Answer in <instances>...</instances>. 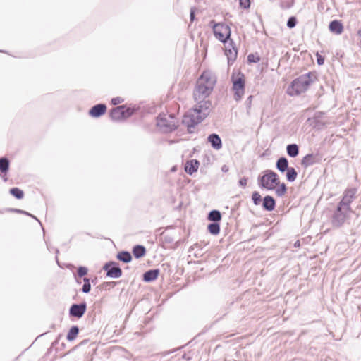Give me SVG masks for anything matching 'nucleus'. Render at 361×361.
Here are the masks:
<instances>
[{"mask_svg": "<svg viewBox=\"0 0 361 361\" xmlns=\"http://www.w3.org/2000/svg\"><path fill=\"white\" fill-rule=\"evenodd\" d=\"M317 79V74L314 72L302 74L290 82L286 92L291 97L300 95L306 92Z\"/></svg>", "mask_w": 361, "mask_h": 361, "instance_id": "1", "label": "nucleus"}, {"mask_svg": "<svg viewBox=\"0 0 361 361\" xmlns=\"http://www.w3.org/2000/svg\"><path fill=\"white\" fill-rule=\"evenodd\" d=\"M257 182L261 188L273 190L279 184V176L274 171L267 169L264 171L262 176H258Z\"/></svg>", "mask_w": 361, "mask_h": 361, "instance_id": "2", "label": "nucleus"}, {"mask_svg": "<svg viewBox=\"0 0 361 361\" xmlns=\"http://www.w3.org/2000/svg\"><path fill=\"white\" fill-rule=\"evenodd\" d=\"M209 25L212 28L214 36L221 42L226 44L231 39V30L229 25L224 23H216L212 20Z\"/></svg>", "mask_w": 361, "mask_h": 361, "instance_id": "3", "label": "nucleus"}, {"mask_svg": "<svg viewBox=\"0 0 361 361\" xmlns=\"http://www.w3.org/2000/svg\"><path fill=\"white\" fill-rule=\"evenodd\" d=\"M232 89L234 92V99L235 101H240L245 90V77L241 72L233 73L231 75Z\"/></svg>", "mask_w": 361, "mask_h": 361, "instance_id": "4", "label": "nucleus"}, {"mask_svg": "<svg viewBox=\"0 0 361 361\" xmlns=\"http://www.w3.org/2000/svg\"><path fill=\"white\" fill-rule=\"evenodd\" d=\"M204 118L200 114L195 112L193 109L188 111L183 117L182 123L187 127L189 133H193L192 130L200 123Z\"/></svg>", "mask_w": 361, "mask_h": 361, "instance_id": "5", "label": "nucleus"}, {"mask_svg": "<svg viewBox=\"0 0 361 361\" xmlns=\"http://www.w3.org/2000/svg\"><path fill=\"white\" fill-rule=\"evenodd\" d=\"M216 76L211 71H204L198 78L197 82L213 90L216 83Z\"/></svg>", "mask_w": 361, "mask_h": 361, "instance_id": "6", "label": "nucleus"}, {"mask_svg": "<svg viewBox=\"0 0 361 361\" xmlns=\"http://www.w3.org/2000/svg\"><path fill=\"white\" fill-rule=\"evenodd\" d=\"M216 76L211 71H204L198 78L197 82L213 90L216 83Z\"/></svg>", "mask_w": 361, "mask_h": 361, "instance_id": "7", "label": "nucleus"}, {"mask_svg": "<svg viewBox=\"0 0 361 361\" xmlns=\"http://www.w3.org/2000/svg\"><path fill=\"white\" fill-rule=\"evenodd\" d=\"M173 118L171 116H169V118H166L165 116H161L159 115L157 118V125L166 133L173 132L178 128Z\"/></svg>", "mask_w": 361, "mask_h": 361, "instance_id": "8", "label": "nucleus"}, {"mask_svg": "<svg viewBox=\"0 0 361 361\" xmlns=\"http://www.w3.org/2000/svg\"><path fill=\"white\" fill-rule=\"evenodd\" d=\"M106 274V276L112 279H118L122 276L123 271L118 263L109 261L104 264L102 268Z\"/></svg>", "mask_w": 361, "mask_h": 361, "instance_id": "9", "label": "nucleus"}, {"mask_svg": "<svg viewBox=\"0 0 361 361\" xmlns=\"http://www.w3.org/2000/svg\"><path fill=\"white\" fill-rule=\"evenodd\" d=\"M357 189L355 188H350L345 190L341 200L338 204L345 207V211H350V204L355 199Z\"/></svg>", "mask_w": 361, "mask_h": 361, "instance_id": "10", "label": "nucleus"}, {"mask_svg": "<svg viewBox=\"0 0 361 361\" xmlns=\"http://www.w3.org/2000/svg\"><path fill=\"white\" fill-rule=\"evenodd\" d=\"M348 212L345 211L344 207L337 204L331 219L332 225L336 228L341 227L346 219V213Z\"/></svg>", "mask_w": 361, "mask_h": 361, "instance_id": "11", "label": "nucleus"}, {"mask_svg": "<svg viewBox=\"0 0 361 361\" xmlns=\"http://www.w3.org/2000/svg\"><path fill=\"white\" fill-rule=\"evenodd\" d=\"M195 101L197 104L192 109L195 112L200 114L204 118H206L209 114L212 102L207 99Z\"/></svg>", "mask_w": 361, "mask_h": 361, "instance_id": "12", "label": "nucleus"}, {"mask_svg": "<svg viewBox=\"0 0 361 361\" xmlns=\"http://www.w3.org/2000/svg\"><path fill=\"white\" fill-rule=\"evenodd\" d=\"M87 310V302L83 301L80 303H73L68 310L70 317L76 319L82 318Z\"/></svg>", "mask_w": 361, "mask_h": 361, "instance_id": "13", "label": "nucleus"}, {"mask_svg": "<svg viewBox=\"0 0 361 361\" xmlns=\"http://www.w3.org/2000/svg\"><path fill=\"white\" fill-rule=\"evenodd\" d=\"M225 54L227 56L228 65H232L236 60L238 56V49L233 39L228 41V44L226 46L225 49Z\"/></svg>", "mask_w": 361, "mask_h": 361, "instance_id": "14", "label": "nucleus"}, {"mask_svg": "<svg viewBox=\"0 0 361 361\" xmlns=\"http://www.w3.org/2000/svg\"><path fill=\"white\" fill-rule=\"evenodd\" d=\"M213 90L196 82L193 91L195 100L204 99L209 97Z\"/></svg>", "mask_w": 361, "mask_h": 361, "instance_id": "15", "label": "nucleus"}, {"mask_svg": "<svg viewBox=\"0 0 361 361\" xmlns=\"http://www.w3.org/2000/svg\"><path fill=\"white\" fill-rule=\"evenodd\" d=\"M106 105L103 103H99L92 106L88 114L92 118H99L106 112Z\"/></svg>", "mask_w": 361, "mask_h": 361, "instance_id": "16", "label": "nucleus"}, {"mask_svg": "<svg viewBox=\"0 0 361 361\" xmlns=\"http://www.w3.org/2000/svg\"><path fill=\"white\" fill-rule=\"evenodd\" d=\"M10 169V160L6 157H0V176L4 181H7V175Z\"/></svg>", "mask_w": 361, "mask_h": 361, "instance_id": "17", "label": "nucleus"}, {"mask_svg": "<svg viewBox=\"0 0 361 361\" xmlns=\"http://www.w3.org/2000/svg\"><path fill=\"white\" fill-rule=\"evenodd\" d=\"M262 207L264 211L272 212L276 207V200L271 195H266L262 202Z\"/></svg>", "mask_w": 361, "mask_h": 361, "instance_id": "18", "label": "nucleus"}, {"mask_svg": "<svg viewBox=\"0 0 361 361\" xmlns=\"http://www.w3.org/2000/svg\"><path fill=\"white\" fill-rule=\"evenodd\" d=\"M207 141L212 147L216 150L222 148V140L220 136L216 133H212L207 137Z\"/></svg>", "mask_w": 361, "mask_h": 361, "instance_id": "19", "label": "nucleus"}, {"mask_svg": "<svg viewBox=\"0 0 361 361\" xmlns=\"http://www.w3.org/2000/svg\"><path fill=\"white\" fill-rule=\"evenodd\" d=\"M159 269H152L146 271L142 275V280L146 283H150L155 281L159 276Z\"/></svg>", "mask_w": 361, "mask_h": 361, "instance_id": "20", "label": "nucleus"}, {"mask_svg": "<svg viewBox=\"0 0 361 361\" xmlns=\"http://www.w3.org/2000/svg\"><path fill=\"white\" fill-rule=\"evenodd\" d=\"M200 162L197 159L188 160L184 166L185 171L189 175H192L194 173L197 171Z\"/></svg>", "mask_w": 361, "mask_h": 361, "instance_id": "21", "label": "nucleus"}, {"mask_svg": "<svg viewBox=\"0 0 361 361\" xmlns=\"http://www.w3.org/2000/svg\"><path fill=\"white\" fill-rule=\"evenodd\" d=\"M122 106H116L111 109L109 111V117L114 121H119L123 120V113L122 112Z\"/></svg>", "mask_w": 361, "mask_h": 361, "instance_id": "22", "label": "nucleus"}, {"mask_svg": "<svg viewBox=\"0 0 361 361\" xmlns=\"http://www.w3.org/2000/svg\"><path fill=\"white\" fill-rule=\"evenodd\" d=\"M329 29L332 33L340 35L343 31V25L341 21L338 20H334L330 22Z\"/></svg>", "mask_w": 361, "mask_h": 361, "instance_id": "23", "label": "nucleus"}, {"mask_svg": "<svg viewBox=\"0 0 361 361\" xmlns=\"http://www.w3.org/2000/svg\"><path fill=\"white\" fill-rule=\"evenodd\" d=\"M289 168L288 160L285 157H279L276 162V169L281 173H284Z\"/></svg>", "mask_w": 361, "mask_h": 361, "instance_id": "24", "label": "nucleus"}, {"mask_svg": "<svg viewBox=\"0 0 361 361\" xmlns=\"http://www.w3.org/2000/svg\"><path fill=\"white\" fill-rule=\"evenodd\" d=\"M317 155L314 154H306L301 161V164L304 167H308L310 166H312L317 162Z\"/></svg>", "mask_w": 361, "mask_h": 361, "instance_id": "25", "label": "nucleus"}, {"mask_svg": "<svg viewBox=\"0 0 361 361\" xmlns=\"http://www.w3.org/2000/svg\"><path fill=\"white\" fill-rule=\"evenodd\" d=\"M132 253L135 258L140 259L146 255V248L144 245H136L133 246Z\"/></svg>", "mask_w": 361, "mask_h": 361, "instance_id": "26", "label": "nucleus"}, {"mask_svg": "<svg viewBox=\"0 0 361 361\" xmlns=\"http://www.w3.org/2000/svg\"><path fill=\"white\" fill-rule=\"evenodd\" d=\"M221 219V213L217 209H213L208 213L207 219L212 222H220Z\"/></svg>", "mask_w": 361, "mask_h": 361, "instance_id": "27", "label": "nucleus"}, {"mask_svg": "<svg viewBox=\"0 0 361 361\" xmlns=\"http://www.w3.org/2000/svg\"><path fill=\"white\" fill-rule=\"evenodd\" d=\"M116 258L118 260L124 263H129L132 261L133 259L130 252L125 250L118 252Z\"/></svg>", "mask_w": 361, "mask_h": 361, "instance_id": "28", "label": "nucleus"}, {"mask_svg": "<svg viewBox=\"0 0 361 361\" xmlns=\"http://www.w3.org/2000/svg\"><path fill=\"white\" fill-rule=\"evenodd\" d=\"M287 154L292 158L296 157L299 154V147L297 144H289L286 146Z\"/></svg>", "mask_w": 361, "mask_h": 361, "instance_id": "29", "label": "nucleus"}, {"mask_svg": "<svg viewBox=\"0 0 361 361\" xmlns=\"http://www.w3.org/2000/svg\"><path fill=\"white\" fill-rule=\"evenodd\" d=\"M207 230L210 234L216 235L220 233V222H212L207 225Z\"/></svg>", "mask_w": 361, "mask_h": 361, "instance_id": "30", "label": "nucleus"}, {"mask_svg": "<svg viewBox=\"0 0 361 361\" xmlns=\"http://www.w3.org/2000/svg\"><path fill=\"white\" fill-rule=\"evenodd\" d=\"M78 333H79V328H78V326H75V325L72 326L70 328V329H69V331H68V332L67 334L66 339L68 341H74L76 338Z\"/></svg>", "mask_w": 361, "mask_h": 361, "instance_id": "31", "label": "nucleus"}, {"mask_svg": "<svg viewBox=\"0 0 361 361\" xmlns=\"http://www.w3.org/2000/svg\"><path fill=\"white\" fill-rule=\"evenodd\" d=\"M285 172H286V177L288 182H293L296 180L298 172L293 167H289Z\"/></svg>", "mask_w": 361, "mask_h": 361, "instance_id": "32", "label": "nucleus"}, {"mask_svg": "<svg viewBox=\"0 0 361 361\" xmlns=\"http://www.w3.org/2000/svg\"><path fill=\"white\" fill-rule=\"evenodd\" d=\"M276 188L275 189V193L277 197H283L287 192V186L285 183H281L279 181V184L276 185Z\"/></svg>", "mask_w": 361, "mask_h": 361, "instance_id": "33", "label": "nucleus"}, {"mask_svg": "<svg viewBox=\"0 0 361 361\" xmlns=\"http://www.w3.org/2000/svg\"><path fill=\"white\" fill-rule=\"evenodd\" d=\"M9 192L11 195L18 200H21L24 197V192L19 188L14 187L10 189Z\"/></svg>", "mask_w": 361, "mask_h": 361, "instance_id": "34", "label": "nucleus"}, {"mask_svg": "<svg viewBox=\"0 0 361 361\" xmlns=\"http://www.w3.org/2000/svg\"><path fill=\"white\" fill-rule=\"evenodd\" d=\"M8 212H15V213H18V214H24V216H30L31 218L35 219L37 221H38L40 225L42 226V224L41 222L39 221V220L35 216H34L33 214L26 212V211H24V210H22V209H13V208H8L7 209Z\"/></svg>", "mask_w": 361, "mask_h": 361, "instance_id": "35", "label": "nucleus"}, {"mask_svg": "<svg viewBox=\"0 0 361 361\" xmlns=\"http://www.w3.org/2000/svg\"><path fill=\"white\" fill-rule=\"evenodd\" d=\"M83 282L84 284L81 288V291L85 294L89 293L91 290L90 279L87 277H84Z\"/></svg>", "mask_w": 361, "mask_h": 361, "instance_id": "36", "label": "nucleus"}, {"mask_svg": "<svg viewBox=\"0 0 361 361\" xmlns=\"http://www.w3.org/2000/svg\"><path fill=\"white\" fill-rule=\"evenodd\" d=\"M252 200L253 202V204L256 206L259 205L261 202H262V198L261 195L257 191H254L252 194Z\"/></svg>", "mask_w": 361, "mask_h": 361, "instance_id": "37", "label": "nucleus"}, {"mask_svg": "<svg viewBox=\"0 0 361 361\" xmlns=\"http://www.w3.org/2000/svg\"><path fill=\"white\" fill-rule=\"evenodd\" d=\"M247 62L249 63H258L261 58L260 56L258 55L257 53H255V54H250L248 56H247Z\"/></svg>", "mask_w": 361, "mask_h": 361, "instance_id": "38", "label": "nucleus"}, {"mask_svg": "<svg viewBox=\"0 0 361 361\" xmlns=\"http://www.w3.org/2000/svg\"><path fill=\"white\" fill-rule=\"evenodd\" d=\"M123 109H122V112L123 113V119L128 118L130 117L133 114V110L129 107H127L126 105H121Z\"/></svg>", "mask_w": 361, "mask_h": 361, "instance_id": "39", "label": "nucleus"}, {"mask_svg": "<svg viewBox=\"0 0 361 361\" xmlns=\"http://www.w3.org/2000/svg\"><path fill=\"white\" fill-rule=\"evenodd\" d=\"M294 0H281L280 3L281 8L288 9L293 6Z\"/></svg>", "mask_w": 361, "mask_h": 361, "instance_id": "40", "label": "nucleus"}, {"mask_svg": "<svg viewBox=\"0 0 361 361\" xmlns=\"http://www.w3.org/2000/svg\"><path fill=\"white\" fill-rule=\"evenodd\" d=\"M88 273V269L86 267L80 266L77 269V275L78 277L82 278L85 277Z\"/></svg>", "mask_w": 361, "mask_h": 361, "instance_id": "41", "label": "nucleus"}, {"mask_svg": "<svg viewBox=\"0 0 361 361\" xmlns=\"http://www.w3.org/2000/svg\"><path fill=\"white\" fill-rule=\"evenodd\" d=\"M298 20L295 16H293L289 17L287 20V27L290 29L294 28L297 25Z\"/></svg>", "mask_w": 361, "mask_h": 361, "instance_id": "42", "label": "nucleus"}, {"mask_svg": "<svg viewBox=\"0 0 361 361\" xmlns=\"http://www.w3.org/2000/svg\"><path fill=\"white\" fill-rule=\"evenodd\" d=\"M250 0H239V6L243 9H248L250 8Z\"/></svg>", "mask_w": 361, "mask_h": 361, "instance_id": "43", "label": "nucleus"}, {"mask_svg": "<svg viewBox=\"0 0 361 361\" xmlns=\"http://www.w3.org/2000/svg\"><path fill=\"white\" fill-rule=\"evenodd\" d=\"M162 239L166 244H171L174 241V238L169 234H162Z\"/></svg>", "mask_w": 361, "mask_h": 361, "instance_id": "44", "label": "nucleus"}, {"mask_svg": "<svg viewBox=\"0 0 361 361\" xmlns=\"http://www.w3.org/2000/svg\"><path fill=\"white\" fill-rule=\"evenodd\" d=\"M116 284V282L114 281H109V282H104L102 283L100 286L102 288L104 289H110L111 288H113Z\"/></svg>", "mask_w": 361, "mask_h": 361, "instance_id": "45", "label": "nucleus"}, {"mask_svg": "<svg viewBox=\"0 0 361 361\" xmlns=\"http://www.w3.org/2000/svg\"><path fill=\"white\" fill-rule=\"evenodd\" d=\"M124 101V99L120 97H114L111 100V103L112 105L116 106L121 103H122Z\"/></svg>", "mask_w": 361, "mask_h": 361, "instance_id": "46", "label": "nucleus"}, {"mask_svg": "<svg viewBox=\"0 0 361 361\" xmlns=\"http://www.w3.org/2000/svg\"><path fill=\"white\" fill-rule=\"evenodd\" d=\"M317 63L319 66H322L324 63V57L319 54L318 52L316 54Z\"/></svg>", "mask_w": 361, "mask_h": 361, "instance_id": "47", "label": "nucleus"}, {"mask_svg": "<svg viewBox=\"0 0 361 361\" xmlns=\"http://www.w3.org/2000/svg\"><path fill=\"white\" fill-rule=\"evenodd\" d=\"M247 180H248V178H246V177H245V176H244V177H243V178H241L239 180V182H238L239 185H240V187L245 188V187H246V185H247Z\"/></svg>", "mask_w": 361, "mask_h": 361, "instance_id": "48", "label": "nucleus"}, {"mask_svg": "<svg viewBox=\"0 0 361 361\" xmlns=\"http://www.w3.org/2000/svg\"><path fill=\"white\" fill-rule=\"evenodd\" d=\"M195 19V8L192 7L190 8V22L192 23Z\"/></svg>", "mask_w": 361, "mask_h": 361, "instance_id": "49", "label": "nucleus"}, {"mask_svg": "<svg viewBox=\"0 0 361 361\" xmlns=\"http://www.w3.org/2000/svg\"><path fill=\"white\" fill-rule=\"evenodd\" d=\"M252 98H253V96L250 95L249 96L246 101H245V104H246V106L247 107L250 108V105H251V103H252Z\"/></svg>", "mask_w": 361, "mask_h": 361, "instance_id": "50", "label": "nucleus"}, {"mask_svg": "<svg viewBox=\"0 0 361 361\" xmlns=\"http://www.w3.org/2000/svg\"><path fill=\"white\" fill-rule=\"evenodd\" d=\"M221 171L223 172H227L228 171V167L226 166V165H224L222 167H221Z\"/></svg>", "mask_w": 361, "mask_h": 361, "instance_id": "51", "label": "nucleus"}, {"mask_svg": "<svg viewBox=\"0 0 361 361\" xmlns=\"http://www.w3.org/2000/svg\"><path fill=\"white\" fill-rule=\"evenodd\" d=\"M55 252H56V255H58L59 253V250L58 248H55ZM56 261L57 264L59 265L57 255H56Z\"/></svg>", "mask_w": 361, "mask_h": 361, "instance_id": "52", "label": "nucleus"}, {"mask_svg": "<svg viewBox=\"0 0 361 361\" xmlns=\"http://www.w3.org/2000/svg\"><path fill=\"white\" fill-rule=\"evenodd\" d=\"M91 282H92L93 284H96V283H97V277H94V279H92V280L90 281V283H91Z\"/></svg>", "mask_w": 361, "mask_h": 361, "instance_id": "53", "label": "nucleus"}, {"mask_svg": "<svg viewBox=\"0 0 361 361\" xmlns=\"http://www.w3.org/2000/svg\"><path fill=\"white\" fill-rule=\"evenodd\" d=\"M7 209H0V214H4L5 212H8Z\"/></svg>", "mask_w": 361, "mask_h": 361, "instance_id": "54", "label": "nucleus"}, {"mask_svg": "<svg viewBox=\"0 0 361 361\" xmlns=\"http://www.w3.org/2000/svg\"><path fill=\"white\" fill-rule=\"evenodd\" d=\"M183 359H185V360H190V357H187L186 354H184V355H183Z\"/></svg>", "mask_w": 361, "mask_h": 361, "instance_id": "55", "label": "nucleus"}, {"mask_svg": "<svg viewBox=\"0 0 361 361\" xmlns=\"http://www.w3.org/2000/svg\"><path fill=\"white\" fill-rule=\"evenodd\" d=\"M87 343V340H83L81 343H80V345H84V344H86Z\"/></svg>", "mask_w": 361, "mask_h": 361, "instance_id": "56", "label": "nucleus"}, {"mask_svg": "<svg viewBox=\"0 0 361 361\" xmlns=\"http://www.w3.org/2000/svg\"><path fill=\"white\" fill-rule=\"evenodd\" d=\"M357 35H358L359 37H361V29L358 30V31H357Z\"/></svg>", "mask_w": 361, "mask_h": 361, "instance_id": "57", "label": "nucleus"}, {"mask_svg": "<svg viewBox=\"0 0 361 361\" xmlns=\"http://www.w3.org/2000/svg\"><path fill=\"white\" fill-rule=\"evenodd\" d=\"M299 245H300V243H299V241H297V242L295 243V245H294V246H295V247H298V246H299Z\"/></svg>", "mask_w": 361, "mask_h": 361, "instance_id": "58", "label": "nucleus"}, {"mask_svg": "<svg viewBox=\"0 0 361 361\" xmlns=\"http://www.w3.org/2000/svg\"><path fill=\"white\" fill-rule=\"evenodd\" d=\"M58 339H59V338L52 343V345L56 344L58 342Z\"/></svg>", "mask_w": 361, "mask_h": 361, "instance_id": "59", "label": "nucleus"}, {"mask_svg": "<svg viewBox=\"0 0 361 361\" xmlns=\"http://www.w3.org/2000/svg\"><path fill=\"white\" fill-rule=\"evenodd\" d=\"M76 281H77V283H81V282H80V281H79L78 280H76Z\"/></svg>", "mask_w": 361, "mask_h": 361, "instance_id": "60", "label": "nucleus"}, {"mask_svg": "<svg viewBox=\"0 0 361 361\" xmlns=\"http://www.w3.org/2000/svg\"><path fill=\"white\" fill-rule=\"evenodd\" d=\"M0 52H5L4 51L0 50Z\"/></svg>", "mask_w": 361, "mask_h": 361, "instance_id": "61", "label": "nucleus"}]
</instances>
